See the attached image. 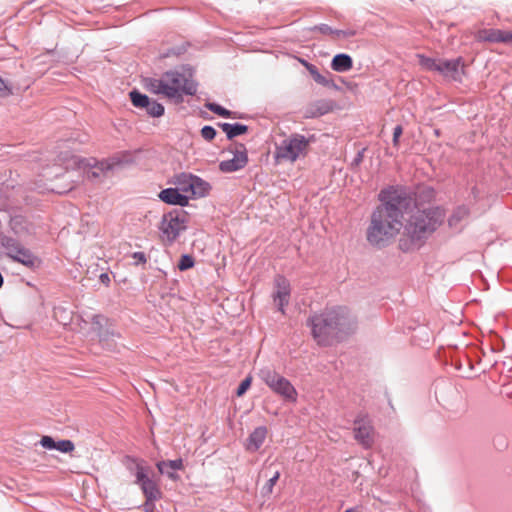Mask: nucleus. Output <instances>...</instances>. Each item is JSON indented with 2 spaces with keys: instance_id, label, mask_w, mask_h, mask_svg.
<instances>
[{
  "instance_id": "nucleus-1",
  "label": "nucleus",
  "mask_w": 512,
  "mask_h": 512,
  "mask_svg": "<svg viewBox=\"0 0 512 512\" xmlns=\"http://www.w3.org/2000/svg\"><path fill=\"white\" fill-rule=\"evenodd\" d=\"M381 204L371 215L367 240L384 246L400 234L403 251L419 248L424 240L442 224L445 213L440 207L419 209L402 188L389 187L379 194Z\"/></svg>"
},
{
  "instance_id": "nucleus-2",
  "label": "nucleus",
  "mask_w": 512,
  "mask_h": 512,
  "mask_svg": "<svg viewBox=\"0 0 512 512\" xmlns=\"http://www.w3.org/2000/svg\"><path fill=\"white\" fill-rule=\"evenodd\" d=\"M145 87L151 93L176 101L182 100L184 94L196 93L193 81L176 71L166 72L160 78L146 79Z\"/></svg>"
},
{
  "instance_id": "nucleus-3",
  "label": "nucleus",
  "mask_w": 512,
  "mask_h": 512,
  "mask_svg": "<svg viewBox=\"0 0 512 512\" xmlns=\"http://www.w3.org/2000/svg\"><path fill=\"white\" fill-rule=\"evenodd\" d=\"M312 140L301 134H292L284 139L275 149V159L278 163H294L305 158L309 152Z\"/></svg>"
},
{
  "instance_id": "nucleus-4",
  "label": "nucleus",
  "mask_w": 512,
  "mask_h": 512,
  "mask_svg": "<svg viewBox=\"0 0 512 512\" xmlns=\"http://www.w3.org/2000/svg\"><path fill=\"white\" fill-rule=\"evenodd\" d=\"M340 312L338 310H328L311 319L312 333L314 339L320 345H327L330 339L336 334L338 326L341 325Z\"/></svg>"
},
{
  "instance_id": "nucleus-5",
  "label": "nucleus",
  "mask_w": 512,
  "mask_h": 512,
  "mask_svg": "<svg viewBox=\"0 0 512 512\" xmlns=\"http://www.w3.org/2000/svg\"><path fill=\"white\" fill-rule=\"evenodd\" d=\"M419 65L427 71H436L444 78L453 81H461L464 74V64L461 57L456 59L429 58L418 55Z\"/></svg>"
},
{
  "instance_id": "nucleus-6",
  "label": "nucleus",
  "mask_w": 512,
  "mask_h": 512,
  "mask_svg": "<svg viewBox=\"0 0 512 512\" xmlns=\"http://www.w3.org/2000/svg\"><path fill=\"white\" fill-rule=\"evenodd\" d=\"M262 381L276 394L291 402L297 401L298 393L288 379L275 370L265 368L260 371Z\"/></svg>"
},
{
  "instance_id": "nucleus-7",
  "label": "nucleus",
  "mask_w": 512,
  "mask_h": 512,
  "mask_svg": "<svg viewBox=\"0 0 512 512\" xmlns=\"http://www.w3.org/2000/svg\"><path fill=\"white\" fill-rule=\"evenodd\" d=\"M187 213L171 211L162 217L159 225L161 238L165 243L172 244L179 234L186 229Z\"/></svg>"
},
{
  "instance_id": "nucleus-8",
  "label": "nucleus",
  "mask_w": 512,
  "mask_h": 512,
  "mask_svg": "<svg viewBox=\"0 0 512 512\" xmlns=\"http://www.w3.org/2000/svg\"><path fill=\"white\" fill-rule=\"evenodd\" d=\"M174 184L184 195L189 196V199L206 197L212 188L207 181L190 173L175 176Z\"/></svg>"
},
{
  "instance_id": "nucleus-9",
  "label": "nucleus",
  "mask_w": 512,
  "mask_h": 512,
  "mask_svg": "<svg viewBox=\"0 0 512 512\" xmlns=\"http://www.w3.org/2000/svg\"><path fill=\"white\" fill-rule=\"evenodd\" d=\"M135 483L139 485L145 499H161L163 493L160 488L159 480L151 476L148 466L143 461H135Z\"/></svg>"
},
{
  "instance_id": "nucleus-10",
  "label": "nucleus",
  "mask_w": 512,
  "mask_h": 512,
  "mask_svg": "<svg viewBox=\"0 0 512 512\" xmlns=\"http://www.w3.org/2000/svg\"><path fill=\"white\" fill-rule=\"evenodd\" d=\"M233 157L223 160L219 164V169L225 173L235 172L244 168L248 162L247 150L244 145L236 144L231 150Z\"/></svg>"
},
{
  "instance_id": "nucleus-11",
  "label": "nucleus",
  "mask_w": 512,
  "mask_h": 512,
  "mask_svg": "<svg viewBox=\"0 0 512 512\" xmlns=\"http://www.w3.org/2000/svg\"><path fill=\"white\" fill-rule=\"evenodd\" d=\"M290 300V283L283 277L278 275L275 278V291L273 293V301L278 309L284 313V307L288 305Z\"/></svg>"
},
{
  "instance_id": "nucleus-12",
  "label": "nucleus",
  "mask_w": 512,
  "mask_h": 512,
  "mask_svg": "<svg viewBox=\"0 0 512 512\" xmlns=\"http://www.w3.org/2000/svg\"><path fill=\"white\" fill-rule=\"evenodd\" d=\"M354 428L355 439L365 448H369L374 443V430L369 422L356 421Z\"/></svg>"
},
{
  "instance_id": "nucleus-13",
  "label": "nucleus",
  "mask_w": 512,
  "mask_h": 512,
  "mask_svg": "<svg viewBox=\"0 0 512 512\" xmlns=\"http://www.w3.org/2000/svg\"><path fill=\"white\" fill-rule=\"evenodd\" d=\"M156 467L160 474L166 475L172 481H178L180 480V476L177 474V471L184 469V463L181 458L162 460L156 463Z\"/></svg>"
},
{
  "instance_id": "nucleus-14",
  "label": "nucleus",
  "mask_w": 512,
  "mask_h": 512,
  "mask_svg": "<svg viewBox=\"0 0 512 512\" xmlns=\"http://www.w3.org/2000/svg\"><path fill=\"white\" fill-rule=\"evenodd\" d=\"M159 198L171 205H179L185 207L189 203V196L184 195L181 190L178 188H167L160 192Z\"/></svg>"
},
{
  "instance_id": "nucleus-15",
  "label": "nucleus",
  "mask_w": 512,
  "mask_h": 512,
  "mask_svg": "<svg viewBox=\"0 0 512 512\" xmlns=\"http://www.w3.org/2000/svg\"><path fill=\"white\" fill-rule=\"evenodd\" d=\"M267 434L268 429L265 426L255 428L247 438L246 450L256 452L263 445Z\"/></svg>"
},
{
  "instance_id": "nucleus-16",
  "label": "nucleus",
  "mask_w": 512,
  "mask_h": 512,
  "mask_svg": "<svg viewBox=\"0 0 512 512\" xmlns=\"http://www.w3.org/2000/svg\"><path fill=\"white\" fill-rule=\"evenodd\" d=\"M353 66L352 58L347 54H337L331 62V68L336 72H346Z\"/></svg>"
},
{
  "instance_id": "nucleus-17",
  "label": "nucleus",
  "mask_w": 512,
  "mask_h": 512,
  "mask_svg": "<svg viewBox=\"0 0 512 512\" xmlns=\"http://www.w3.org/2000/svg\"><path fill=\"white\" fill-rule=\"evenodd\" d=\"M502 30L501 29H482L476 33V39L479 41L500 43Z\"/></svg>"
},
{
  "instance_id": "nucleus-18",
  "label": "nucleus",
  "mask_w": 512,
  "mask_h": 512,
  "mask_svg": "<svg viewBox=\"0 0 512 512\" xmlns=\"http://www.w3.org/2000/svg\"><path fill=\"white\" fill-rule=\"evenodd\" d=\"M13 260L22 263L25 266L32 267L34 266L38 259L34 256L28 249L22 247L13 257Z\"/></svg>"
},
{
  "instance_id": "nucleus-19",
  "label": "nucleus",
  "mask_w": 512,
  "mask_h": 512,
  "mask_svg": "<svg viewBox=\"0 0 512 512\" xmlns=\"http://www.w3.org/2000/svg\"><path fill=\"white\" fill-rule=\"evenodd\" d=\"M219 127L227 134L229 139H232L238 135H242L247 132L248 127L243 124H230V123H220Z\"/></svg>"
},
{
  "instance_id": "nucleus-20",
  "label": "nucleus",
  "mask_w": 512,
  "mask_h": 512,
  "mask_svg": "<svg viewBox=\"0 0 512 512\" xmlns=\"http://www.w3.org/2000/svg\"><path fill=\"white\" fill-rule=\"evenodd\" d=\"M469 214H470V210L467 206H465V205L458 206L454 210L453 214L451 215V217L448 220L449 226H451V227L457 226L462 220L468 218Z\"/></svg>"
},
{
  "instance_id": "nucleus-21",
  "label": "nucleus",
  "mask_w": 512,
  "mask_h": 512,
  "mask_svg": "<svg viewBox=\"0 0 512 512\" xmlns=\"http://www.w3.org/2000/svg\"><path fill=\"white\" fill-rule=\"evenodd\" d=\"M131 102L135 107L146 108L149 104L150 99L137 91L130 93Z\"/></svg>"
},
{
  "instance_id": "nucleus-22",
  "label": "nucleus",
  "mask_w": 512,
  "mask_h": 512,
  "mask_svg": "<svg viewBox=\"0 0 512 512\" xmlns=\"http://www.w3.org/2000/svg\"><path fill=\"white\" fill-rule=\"evenodd\" d=\"M146 109L148 114L153 117H160L164 113V107L156 101H149Z\"/></svg>"
},
{
  "instance_id": "nucleus-23",
  "label": "nucleus",
  "mask_w": 512,
  "mask_h": 512,
  "mask_svg": "<svg viewBox=\"0 0 512 512\" xmlns=\"http://www.w3.org/2000/svg\"><path fill=\"white\" fill-rule=\"evenodd\" d=\"M7 255L12 258L23 246L13 239H7L4 243Z\"/></svg>"
},
{
  "instance_id": "nucleus-24",
  "label": "nucleus",
  "mask_w": 512,
  "mask_h": 512,
  "mask_svg": "<svg viewBox=\"0 0 512 512\" xmlns=\"http://www.w3.org/2000/svg\"><path fill=\"white\" fill-rule=\"evenodd\" d=\"M210 111L222 117H231L232 112L227 110L226 108L216 104V103H207L205 105Z\"/></svg>"
},
{
  "instance_id": "nucleus-25",
  "label": "nucleus",
  "mask_w": 512,
  "mask_h": 512,
  "mask_svg": "<svg viewBox=\"0 0 512 512\" xmlns=\"http://www.w3.org/2000/svg\"><path fill=\"white\" fill-rule=\"evenodd\" d=\"M193 266H194V259L192 256L187 255V254L181 256L180 261L178 263V269L180 271L188 270V269L192 268Z\"/></svg>"
},
{
  "instance_id": "nucleus-26",
  "label": "nucleus",
  "mask_w": 512,
  "mask_h": 512,
  "mask_svg": "<svg viewBox=\"0 0 512 512\" xmlns=\"http://www.w3.org/2000/svg\"><path fill=\"white\" fill-rule=\"evenodd\" d=\"M308 71L310 72L311 76L315 80V82L321 84V85H327L328 80L325 76L320 74L315 66L313 65H307Z\"/></svg>"
},
{
  "instance_id": "nucleus-27",
  "label": "nucleus",
  "mask_w": 512,
  "mask_h": 512,
  "mask_svg": "<svg viewBox=\"0 0 512 512\" xmlns=\"http://www.w3.org/2000/svg\"><path fill=\"white\" fill-rule=\"evenodd\" d=\"M55 449L63 453H70L75 449V446L71 440H61L59 442H56Z\"/></svg>"
},
{
  "instance_id": "nucleus-28",
  "label": "nucleus",
  "mask_w": 512,
  "mask_h": 512,
  "mask_svg": "<svg viewBox=\"0 0 512 512\" xmlns=\"http://www.w3.org/2000/svg\"><path fill=\"white\" fill-rule=\"evenodd\" d=\"M13 94V87L0 76V97H8Z\"/></svg>"
},
{
  "instance_id": "nucleus-29",
  "label": "nucleus",
  "mask_w": 512,
  "mask_h": 512,
  "mask_svg": "<svg viewBox=\"0 0 512 512\" xmlns=\"http://www.w3.org/2000/svg\"><path fill=\"white\" fill-rule=\"evenodd\" d=\"M251 382H252V377L251 376H248L246 377L239 385V387L237 388V391H236V395L238 397H241L242 395L245 394V392L250 388L251 386Z\"/></svg>"
},
{
  "instance_id": "nucleus-30",
  "label": "nucleus",
  "mask_w": 512,
  "mask_h": 512,
  "mask_svg": "<svg viewBox=\"0 0 512 512\" xmlns=\"http://www.w3.org/2000/svg\"><path fill=\"white\" fill-rule=\"evenodd\" d=\"M201 136L207 141H212L216 136V130L212 126H204L201 129Z\"/></svg>"
},
{
  "instance_id": "nucleus-31",
  "label": "nucleus",
  "mask_w": 512,
  "mask_h": 512,
  "mask_svg": "<svg viewBox=\"0 0 512 512\" xmlns=\"http://www.w3.org/2000/svg\"><path fill=\"white\" fill-rule=\"evenodd\" d=\"M120 164H121V162L118 161V160L116 161L115 159L107 160V161H102L101 163H99V169L101 171L110 170V169H113L115 166H118Z\"/></svg>"
},
{
  "instance_id": "nucleus-32",
  "label": "nucleus",
  "mask_w": 512,
  "mask_h": 512,
  "mask_svg": "<svg viewBox=\"0 0 512 512\" xmlns=\"http://www.w3.org/2000/svg\"><path fill=\"white\" fill-rule=\"evenodd\" d=\"M40 443L46 449L56 448V442L50 436H43Z\"/></svg>"
},
{
  "instance_id": "nucleus-33",
  "label": "nucleus",
  "mask_w": 512,
  "mask_h": 512,
  "mask_svg": "<svg viewBox=\"0 0 512 512\" xmlns=\"http://www.w3.org/2000/svg\"><path fill=\"white\" fill-rule=\"evenodd\" d=\"M159 499H145L142 508L145 512H154L155 510V502Z\"/></svg>"
},
{
  "instance_id": "nucleus-34",
  "label": "nucleus",
  "mask_w": 512,
  "mask_h": 512,
  "mask_svg": "<svg viewBox=\"0 0 512 512\" xmlns=\"http://www.w3.org/2000/svg\"><path fill=\"white\" fill-rule=\"evenodd\" d=\"M402 133H403L402 126L398 125V126H396L394 128V132H393V145L395 147L399 146V139H400Z\"/></svg>"
},
{
  "instance_id": "nucleus-35",
  "label": "nucleus",
  "mask_w": 512,
  "mask_h": 512,
  "mask_svg": "<svg viewBox=\"0 0 512 512\" xmlns=\"http://www.w3.org/2000/svg\"><path fill=\"white\" fill-rule=\"evenodd\" d=\"M500 43L512 45V31L502 30Z\"/></svg>"
},
{
  "instance_id": "nucleus-36",
  "label": "nucleus",
  "mask_w": 512,
  "mask_h": 512,
  "mask_svg": "<svg viewBox=\"0 0 512 512\" xmlns=\"http://www.w3.org/2000/svg\"><path fill=\"white\" fill-rule=\"evenodd\" d=\"M279 477H280V472L279 471H276V473L274 474L273 477H271L268 482L266 483V487L268 489L269 492H272L273 490V487L275 486V484L277 483V481L279 480Z\"/></svg>"
},
{
  "instance_id": "nucleus-37",
  "label": "nucleus",
  "mask_w": 512,
  "mask_h": 512,
  "mask_svg": "<svg viewBox=\"0 0 512 512\" xmlns=\"http://www.w3.org/2000/svg\"><path fill=\"white\" fill-rule=\"evenodd\" d=\"M338 38L340 37H343V38H347V37H352L355 35V31L353 30H347V31H344V30H337L335 32H333Z\"/></svg>"
},
{
  "instance_id": "nucleus-38",
  "label": "nucleus",
  "mask_w": 512,
  "mask_h": 512,
  "mask_svg": "<svg viewBox=\"0 0 512 512\" xmlns=\"http://www.w3.org/2000/svg\"><path fill=\"white\" fill-rule=\"evenodd\" d=\"M132 257L136 260V264H144L147 261V258L143 252H135L133 253Z\"/></svg>"
},
{
  "instance_id": "nucleus-39",
  "label": "nucleus",
  "mask_w": 512,
  "mask_h": 512,
  "mask_svg": "<svg viewBox=\"0 0 512 512\" xmlns=\"http://www.w3.org/2000/svg\"><path fill=\"white\" fill-rule=\"evenodd\" d=\"M99 280L101 281V283H103L105 286H109L110 284V277L107 273H102L100 276H99Z\"/></svg>"
},
{
  "instance_id": "nucleus-40",
  "label": "nucleus",
  "mask_w": 512,
  "mask_h": 512,
  "mask_svg": "<svg viewBox=\"0 0 512 512\" xmlns=\"http://www.w3.org/2000/svg\"><path fill=\"white\" fill-rule=\"evenodd\" d=\"M321 30H322L324 33H327V32H331V33H332V31H331V29H330L329 27L322 28Z\"/></svg>"
},
{
  "instance_id": "nucleus-41",
  "label": "nucleus",
  "mask_w": 512,
  "mask_h": 512,
  "mask_svg": "<svg viewBox=\"0 0 512 512\" xmlns=\"http://www.w3.org/2000/svg\"><path fill=\"white\" fill-rule=\"evenodd\" d=\"M345 512H360V511H358L357 509H348Z\"/></svg>"
},
{
  "instance_id": "nucleus-42",
  "label": "nucleus",
  "mask_w": 512,
  "mask_h": 512,
  "mask_svg": "<svg viewBox=\"0 0 512 512\" xmlns=\"http://www.w3.org/2000/svg\"><path fill=\"white\" fill-rule=\"evenodd\" d=\"M92 176H93V177H96V176H97V173H96V172H92Z\"/></svg>"
}]
</instances>
